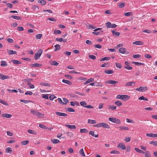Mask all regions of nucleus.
<instances>
[{
  "instance_id": "f257e3e1",
  "label": "nucleus",
  "mask_w": 157,
  "mask_h": 157,
  "mask_svg": "<svg viewBox=\"0 0 157 157\" xmlns=\"http://www.w3.org/2000/svg\"><path fill=\"white\" fill-rule=\"evenodd\" d=\"M94 126L98 128L102 127L104 128L108 129L110 128L109 125L107 124L104 122L98 123L94 125Z\"/></svg>"
},
{
  "instance_id": "f03ea898",
  "label": "nucleus",
  "mask_w": 157,
  "mask_h": 157,
  "mask_svg": "<svg viewBox=\"0 0 157 157\" xmlns=\"http://www.w3.org/2000/svg\"><path fill=\"white\" fill-rule=\"evenodd\" d=\"M130 98V96L126 95H118L116 97L117 99H121L124 101L128 100Z\"/></svg>"
},
{
  "instance_id": "7ed1b4c3",
  "label": "nucleus",
  "mask_w": 157,
  "mask_h": 157,
  "mask_svg": "<svg viewBox=\"0 0 157 157\" xmlns=\"http://www.w3.org/2000/svg\"><path fill=\"white\" fill-rule=\"evenodd\" d=\"M30 112L31 113L37 116L38 117H42L44 115L43 114L33 109H31L30 110Z\"/></svg>"
},
{
  "instance_id": "20e7f679",
  "label": "nucleus",
  "mask_w": 157,
  "mask_h": 157,
  "mask_svg": "<svg viewBox=\"0 0 157 157\" xmlns=\"http://www.w3.org/2000/svg\"><path fill=\"white\" fill-rule=\"evenodd\" d=\"M43 50L41 49H40L38 50V52L35 54L34 59L35 60H37L39 59L41 55L42 54Z\"/></svg>"
},
{
  "instance_id": "39448f33",
  "label": "nucleus",
  "mask_w": 157,
  "mask_h": 157,
  "mask_svg": "<svg viewBox=\"0 0 157 157\" xmlns=\"http://www.w3.org/2000/svg\"><path fill=\"white\" fill-rule=\"evenodd\" d=\"M109 120L111 122L116 123L117 124H120L121 123V121L119 119L114 117H109Z\"/></svg>"
},
{
  "instance_id": "423d86ee",
  "label": "nucleus",
  "mask_w": 157,
  "mask_h": 157,
  "mask_svg": "<svg viewBox=\"0 0 157 157\" xmlns=\"http://www.w3.org/2000/svg\"><path fill=\"white\" fill-rule=\"evenodd\" d=\"M136 90L139 91L144 92L147 90V88L146 87H142V86H140L139 88H136Z\"/></svg>"
},
{
  "instance_id": "0eeeda50",
  "label": "nucleus",
  "mask_w": 157,
  "mask_h": 157,
  "mask_svg": "<svg viewBox=\"0 0 157 157\" xmlns=\"http://www.w3.org/2000/svg\"><path fill=\"white\" fill-rule=\"evenodd\" d=\"M55 113L56 115L59 116L66 117L67 116V114L66 113H63L56 112Z\"/></svg>"
},
{
  "instance_id": "6e6552de",
  "label": "nucleus",
  "mask_w": 157,
  "mask_h": 157,
  "mask_svg": "<svg viewBox=\"0 0 157 157\" xmlns=\"http://www.w3.org/2000/svg\"><path fill=\"white\" fill-rule=\"evenodd\" d=\"M119 52L121 54H128L129 53L128 52H127L126 51V49L125 48L123 47L120 48L119 50Z\"/></svg>"
},
{
  "instance_id": "1a4fd4ad",
  "label": "nucleus",
  "mask_w": 157,
  "mask_h": 157,
  "mask_svg": "<svg viewBox=\"0 0 157 157\" xmlns=\"http://www.w3.org/2000/svg\"><path fill=\"white\" fill-rule=\"evenodd\" d=\"M117 147L118 148H121L123 150H125L126 148L125 146L123 143H120L117 146Z\"/></svg>"
},
{
  "instance_id": "9d476101",
  "label": "nucleus",
  "mask_w": 157,
  "mask_h": 157,
  "mask_svg": "<svg viewBox=\"0 0 157 157\" xmlns=\"http://www.w3.org/2000/svg\"><path fill=\"white\" fill-rule=\"evenodd\" d=\"M2 117L6 118H10L12 117L11 114L8 113H3L2 115Z\"/></svg>"
},
{
  "instance_id": "9b49d317",
  "label": "nucleus",
  "mask_w": 157,
  "mask_h": 157,
  "mask_svg": "<svg viewBox=\"0 0 157 157\" xmlns=\"http://www.w3.org/2000/svg\"><path fill=\"white\" fill-rule=\"evenodd\" d=\"M146 135L147 136L152 138L157 137V134H154L152 133H147Z\"/></svg>"
},
{
  "instance_id": "f8f14e48",
  "label": "nucleus",
  "mask_w": 157,
  "mask_h": 157,
  "mask_svg": "<svg viewBox=\"0 0 157 157\" xmlns=\"http://www.w3.org/2000/svg\"><path fill=\"white\" fill-rule=\"evenodd\" d=\"M132 44L136 45H142L144 44V43L141 41H136L133 42Z\"/></svg>"
},
{
  "instance_id": "ddd939ff",
  "label": "nucleus",
  "mask_w": 157,
  "mask_h": 157,
  "mask_svg": "<svg viewBox=\"0 0 157 157\" xmlns=\"http://www.w3.org/2000/svg\"><path fill=\"white\" fill-rule=\"evenodd\" d=\"M113 35L114 36L118 37L119 36L120 34V33L119 32H116L114 30H113L112 31Z\"/></svg>"
},
{
  "instance_id": "4468645a",
  "label": "nucleus",
  "mask_w": 157,
  "mask_h": 157,
  "mask_svg": "<svg viewBox=\"0 0 157 157\" xmlns=\"http://www.w3.org/2000/svg\"><path fill=\"white\" fill-rule=\"evenodd\" d=\"M65 126L67 127L68 128L70 129H75L76 128V127L75 125H71L70 124H65Z\"/></svg>"
},
{
  "instance_id": "2eb2a0df",
  "label": "nucleus",
  "mask_w": 157,
  "mask_h": 157,
  "mask_svg": "<svg viewBox=\"0 0 157 157\" xmlns=\"http://www.w3.org/2000/svg\"><path fill=\"white\" fill-rule=\"evenodd\" d=\"M6 151L7 153L11 154L12 152V149L10 147H7L6 149Z\"/></svg>"
},
{
  "instance_id": "dca6fc26",
  "label": "nucleus",
  "mask_w": 157,
  "mask_h": 157,
  "mask_svg": "<svg viewBox=\"0 0 157 157\" xmlns=\"http://www.w3.org/2000/svg\"><path fill=\"white\" fill-rule=\"evenodd\" d=\"M11 17L17 20H21V17L16 15H12L11 16Z\"/></svg>"
},
{
  "instance_id": "f3484780",
  "label": "nucleus",
  "mask_w": 157,
  "mask_h": 157,
  "mask_svg": "<svg viewBox=\"0 0 157 157\" xmlns=\"http://www.w3.org/2000/svg\"><path fill=\"white\" fill-rule=\"evenodd\" d=\"M10 78L9 76L7 75H4L2 74H1L0 75V79L2 80H4L7 78Z\"/></svg>"
},
{
  "instance_id": "a211bd4d",
  "label": "nucleus",
  "mask_w": 157,
  "mask_h": 157,
  "mask_svg": "<svg viewBox=\"0 0 157 157\" xmlns=\"http://www.w3.org/2000/svg\"><path fill=\"white\" fill-rule=\"evenodd\" d=\"M94 79L92 78H90L89 79H88L86 82H85L84 84V85H86L88 83H89L90 82H93L94 81Z\"/></svg>"
},
{
  "instance_id": "6ab92c4d",
  "label": "nucleus",
  "mask_w": 157,
  "mask_h": 157,
  "mask_svg": "<svg viewBox=\"0 0 157 157\" xmlns=\"http://www.w3.org/2000/svg\"><path fill=\"white\" fill-rule=\"evenodd\" d=\"M135 85V83L134 82H128L126 83L125 84V86H130L132 85Z\"/></svg>"
},
{
  "instance_id": "aec40b11",
  "label": "nucleus",
  "mask_w": 157,
  "mask_h": 157,
  "mask_svg": "<svg viewBox=\"0 0 157 157\" xmlns=\"http://www.w3.org/2000/svg\"><path fill=\"white\" fill-rule=\"evenodd\" d=\"M118 82L117 81L113 80H110L106 82V83L109 84H115Z\"/></svg>"
},
{
  "instance_id": "412c9836",
  "label": "nucleus",
  "mask_w": 157,
  "mask_h": 157,
  "mask_svg": "<svg viewBox=\"0 0 157 157\" xmlns=\"http://www.w3.org/2000/svg\"><path fill=\"white\" fill-rule=\"evenodd\" d=\"M62 82L64 83H66L69 85H71L72 83L70 81L64 79H63Z\"/></svg>"
},
{
  "instance_id": "4be33fe9",
  "label": "nucleus",
  "mask_w": 157,
  "mask_h": 157,
  "mask_svg": "<svg viewBox=\"0 0 157 157\" xmlns=\"http://www.w3.org/2000/svg\"><path fill=\"white\" fill-rule=\"evenodd\" d=\"M12 62L13 64L16 65L20 64L21 63L20 61L16 60H12Z\"/></svg>"
},
{
  "instance_id": "5701e85b",
  "label": "nucleus",
  "mask_w": 157,
  "mask_h": 157,
  "mask_svg": "<svg viewBox=\"0 0 157 157\" xmlns=\"http://www.w3.org/2000/svg\"><path fill=\"white\" fill-rule=\"evenodd\" d=\"M41 66V64H40L38 63H35L33 64H31L30 65V66L31 67H40Z\"/></svg>"
},
{
  "instance_id": "b1692460",
  "label": "nucleus",
  "mask_w": 157,
  "mask_h": 157,
  "mask_svg": "<svg viewBox=\"0 0 157 157\" xmlns=\"http://www.w3.org/2000/svg\"><path fill=\"white\" fill-rule=\"evenodd\" d=\"M8 52L9 55H12V54H17V52L15 51L10 50L8 51Z\"/></svg>"
},
{
  "instance_id": "393cba45",
  "label": "nucleus",
  "mask_w": 157,
  "mask_h": 157,
  "mask_svg": "<svg viewBox=\"0 0 157 157\" xmlns=\"http://www.w3.org/2000/svg\"><path fill=\"white\" fill-rule=\"evenodd\" d=\"M1 66L2 67H6L7 66V64L6 62L3 60L1 61Z\"/></svg>"
},
{
  "instance_id": "a878e982",
  "label": "nucleus",
  "mask_w": 157,
  "mask_h": 157,
  "mask_svg": "<svg viewBox=\"0 0 157 157\" xmlns=\"http://www.w3.org/2000/svg\"><path fill=\"white\" fill-rule=\"evenodd\" d=\"M88 123L90 124H95L96 123L95 120H94L88 119Z\"/></svg>"
},
{
  "instance_id": "bb28decb",
  "label": "nucleus",
  "mask_w": 157,
  "mask_h": 157,
  "mask_svg": "<svg viewBox=\"0 0 157 157\" xmlns=\"http://www.w3.org/2000/svg\"><path fill=\"white\" fill-rule=\"evenodd\" d=\"M88 131L86 128L80 129V132L81 133H87Z\"/></svg>"
},
{
  "instance_id": "cd10ccee",
  "label": "nucleus",
  "mask_w": 157,
  "mask_h": 157,
  "mask_svg": "<svg viewBox=\"0 0 157 157\" xmlns=\"http://www.w3.org/2000/svg\"><path fill=\"white\" fill-rule=\"evenodd\" d=\"M55 47V51H57V50H59L60 49V46L58 44H56L54 46Z\"/></svg>"
},
{
  "instance_id": "c85d7f7f",
  "label": "nucleus",
  "mask_w": 157,
  "mask_h": 157,
  "mask_svg": "<svg viewBox=\"0 0 157 157\" xmlns=\"http://www.w3.org/2000/svg\"><path fill=\"white\" fill-rule=\"evenodd\" d=\"M40 84L43 86H50L49 84L46 82H41Z\"/></svg>"
},
{
  "instance_id": "c756f323",
  "label": "nucleus",
  "mask_w": 157,
  "mask_h": 157,
  "mask_svg": "<svg viewBox=\"0 0 157 157\" xmlns=\"http://www.w3.org/2000/svg\"><path fill=\"white\" fill-rule=\"evenodd\" d=\"M28 132L29 133L32 134L34 135H36L37 133L36 132L31 129L28 130Z\"/></svg>"
},
{
  "instance_id": "7c9ffc66",
  "label": "nucleus",
  "mask_w": 157,
  "mask_h": 157,
  "mask_svg": "<svg viewBox=\"0 0 157 157\" xmlns=\"http://www.w3.org/2000/svg\"><path fill=\"white\" fill-rule=\"evenodd\" d=\"M38 2L42 5H45L46 4V2L44 0H39Z\"/></svg>"
},
{
  "instance_id": "2f4dec72",
  "label": "nucleus",
  "mask_w": 157,
  "mask_h": 157,
  "mask_svg": "<svg viewBox=\"0 0 157 157\" xmlns=\"http://www.w3.org/2000/svg\"><path fill=\"white\" fill-rule=\"evenodd\" d=\"M132 63L137 66L143 65L144 63H139L138 62H133Z\"/></svg>"
},
{
  "instance_id": "473e14b6",
  "label": "nucleus",
  "mask_w": 157,
  "mask_h": 157,
  "mask_svg": "<svg viewBox=\"0 0 157 157\" xmlns=\"http://www.w3.org/2000/svg\"><path fill=\"white\" fill-rule=\"evenodd\" d=\"M144 154H145L144 157H151V154L149 151H145Z\"/></svg>"
},
{
  "instance_id": "72a5a7b5",
  "label": "nucleus",
  "mask_w": 157,
  "mask_h": 157,
  "mask_svg": "<svg viewBox=\"0 0 157 157\" xmlns=\"http://www.w3.org/2000/svg\"><path fill=\"white\" fill-rule=\"evenodd\" d=\"M110 59V58L109 57H105L102 58L100 60V61H104L105 60H109Z\"/></svg>"
},
{
  "instance_id": "f704fd0d",
  "label": "nucleus",
  "mask_w": 157,
  "mask_h": 157,
  "mask_svg": "<svg viewBox=\"0 0 157 157\" xmlns=\"http://www.w3.org/2000/svg\"><path fill=\"white\" fill-rule=\"evenodd\" d=\"M104 72L107 74H112L113 73V71L111 70H105Z\"/></svg>"
},
{
  "instance_id": "c9c22d12",
  "label": "nucleus",
  "mask_w": 157,
  "mask_h": 157,
  "mask_svg": "<svg viewBox=\"0 0 157 157\" xmlns=\"http://www.w3.org/2000/svg\"><path fill=\"white\" fill-rule=\"evenodd\" d=\"M120 130H128V127L123 126L119 127Z\"/></svg>"
},
{
  "instance_id": "e433bc0d",
  "label": "nucleus",
  "mask_w": 157,
  "mask_h": 157,
  "mask_svg": "<svg viewBox=\"0 0 157 157\" xmlns=\"http://www.w3.org/2000/svg\"><path fill=\"white\" fill-rule=\"evenodd\" d=\"M115 105H117L118 106H120L122 105V103L119 101H117L115 102Z\"/></svg>"
},
{
  "instance_id": "4c0bfd02",
  "label": "nucleus",
  "mask_w": 157,
  "mask_h": 157,
  "mask_svg": "<svg viewBox=\"0 0 157 157\" xmlns=\"http://www.w3.org/2000/svg\"><path fill=\"white\" fill-rule=\"evenodd\" d=\"M33 79L30 78H27L24 79V81L25 82H30L32 81Z\"/></svg>"
},
{
  "instance_id": "58836bf2",
  "label": "nucleus",
  "mask_w": 157,
  "mask_h": 157,
  "mask_svg": "<svg viewBox=\"0 0 157 157\" xmlns=\"http://www.w3.org/2000/svg\"><path fill=\"white\" fill-rule=\"evenodd\" d=\"M52 141L53 144H57L60 142L59 140L58 139H53L52 140Z\"/></svg>"
},
{
  "instance_id": "ea45409f",
  "label": "nucleus",
  "mask_w": 157,
  "mask_h": 157,
  "mask_svg": "<svg viewBox=\"0 0 157 157\" xmlns=\"http://www.w3.org/2000/svg\"><path fill=\"white\" fill-rule=\"evenodd\" d=\"M79 153L83 156H85V155L84 153L83 149V148L80 149L79 151Z\"/></svg>"
},
{
  "instance_id": "a19ab883",
  "label": "nucleus",
  "mask_w": 157,
  "mask_h": 157,
  "mask_svg": "<svg viewBox=\"0 0 157 157\" xmlns=\"http://www.w3.org/2000/svg\"><path fill=\"white\" fill-rule=\"evenodd\" d=\"M0 103L5 105L7 106L8 105V104L5 101L2 100H0Z\"/></svg>"
},
{
  "instance_id": "79ce46f5",
  "label": "nucleus",
  "mask_w": 157,
  "mask_h": 157,
  "mask_svg": "<svg viewBox=\"0 0 157 157\" xmlns=\"http://www.w3.org/2000/svg\"><path fill=\"white\" fill-rule=\"evenodd\" d=\"M139 99L140 100H143L145 101H147L148 99L146 98H145L143 96H142L139 98Z\"/></svg>"
},
{
  "instance_id": "37998d69",
  "label": "nucleus",
  "mask_w": 157,
  "mask_h": 157,
  "mask_svg": "<svg viewBox=\"0 0 157 157\" xmlns=\"http://www.w3.org/2000/svg\"><path fill=\"white\" fill-rule=\"evenodd\" d=\"M27 85L29 86L30 89H33L34 88V86L31 82L28 83Z\"/></svg>"
},
{
  "instance_id": "c03bdc74",
  "label": "nucleus",
  "mask_w": 157,
  "mask_h": 157,
  "mask_svg": "<svg viewBox=\"0 0 157 157\" xmlns=\"http://www.w3.org/2000/svg\"><path fill=\"white\" fill-rule=\"evenodd\" d=\"M126 121L127 122L129 123H135V121L133 120L128 118H127L126 119Z\"/></svg>"
},
{
  "instance_id": "a18cd8bd",
  "label": "nucleus",
  "mask_w": 157,
  "mask_h": 157,
  "mask_svg": "<svg viewBox=\"0 0 157 157\" xmlns=\"http://www.w3.org/2000/svg\"><path fill=\"white\" fill-rule=\"evenodd\" d=\"M117 106H113L112 105H109V109H111L112 110H114L116 109Z\"/></svg>"
},
{
  "instance_id": "49530a36",
  "label": "nucleus",
  "mask_w": 157,
  "mask_h": 157,
  "mask_svg": "<svg viewBox=\"0 0 157 157\" xmlns=\"http://www.w3.org/2000/svg\"><path fill=\"white\" fill-rule=\"evenodd\" d=\"M120 152L118 151H117V150H113L110 153L111 154H120Z\"/></svg>"
},
{
  "instance_id": "de8ad7c7",
  "label": "nucleus",
  "mask_w": 157,
  "mask_h": 157,
  "mask_svg": "<svg viewBox=\"0 0 157 157\" xmlns=\"http://www.w3.org/2000/svg\"><path fill=\"white\" fill-rule=\"evenodd\" d=\"M125 5V3L124 2L120 3L118 7L120 8H122L124 7Z\"/></svg>"
},
{
  "instance_id": "09e8293b",
  "label": "nucleus",
  "mask_w": 157,
  "mask_h": 157,
  "mask_svg": "<svg viewBox=\"0 0 157 157\" xmlns=\"http://www.w3.org/2000/svg\"><path fill=\"white\" fill-rule=\"evenodd\" d=\"M63 100L64 101L63 105H65L67 104V102H68V100L66 98H63Z\"/></svg>"
},
{
  "instance_id": "8fccbe9b",
  "label": "nucleus",
  "mask_w": 157,
  "mask_h": 157,
  "mask_svg": "<svg viewBox=\"0 0 157 157\" xmlns=\"http://www.w3.org/2000/svg\"><path fill=\"white\" fill-rule=\"evenodd\" d=\"M80 104L81 106H83L84 107V106H86V102L84 101L81 102H80Z\"/></svg>"
},
{
  "instance_id": "3c124183",
  "label": "nucleus",
  "mask_w": 157,
  "mask_h": 157,
  "mask_svg": "<svg viewBox=\"0 0 157 157\" xmlns=\"http://www.w3.org/2000/svg\"><path fill=\"white\" fill-rule=\"evenodd\" d=\"M42 36V34H37L36 36V39H40L41 38Z\"/></svg>"
},
{
  "instance_id": "603ef678",
  "label": "nucleus",
  "mask_w": 157,
  "mask_h": 157,
  "mask_svg": "<svg viewBox=\"0 0 157 157\" xmlns=\"http://www.w3.org/2000/svg\"><path fill=\"white\" fill-rule=\"evenodd\" d=\"M56 98V96H55L53 94L49 96V99L51 101L53 100L54 99Z\"/></svg>"
},
{
  "instance_id": "864d4df0",
  "label": "nucleus",
  "mask_w": 157,
  "mask_h": 157,
  "mask_svg": "<svg viewBox=\"0 0 157 157\" xmlns=\"http://www.w3.org/2000/svg\"><path fill=\"white\" fill-rule=\"evenodd\" d=\"M116 66L117 68H118L119 69L121 68L122 67V65L120 63H116Z\"/></svg>"
},
{
  "instance_id": "5fc2aeb1",
  "label": "nucleus",
  "mask_w": 157,
  "mask_h": 157,
  "mask_svg": "<svg viewBox=\"0 0 157 157\" xmlns=\"http://www.w3.org/2000/svg\"><path fill=\"white\" fill-rule=\"evenodd\" d=\"M29 143V140H25L21 142V144L22 145H25Z\"/></svg>"
},
{
  "instance_id": "6e6d98bb",
  "label": "nucleus",
  "mask_w": 157,
  "mask_h": 157,
  "mask_svg": "<svg viewBox=\"0 0 157 157\" xmlns=\"http://www.w3.org/2000/svg\"><path fill=\"white\" fill-rule=\"evenodd\" d=\"M132 12H126L124 13V15L125 16H130L132 15Z\"/></svg>"
},
{
  "instance_id": "4d7b16f0",
  "label": "nucleus",
  "mask_w": 157,
  "mask_h": 157,
  "mask_svg": "<svg viewBox=\"0 0 157 157\" xmlns=\"http://www.w3.org/2000/svg\"><path fill=\"white\" fill-rule=\"evenodd\" d=\"M89 58L90 59L94 60L96 59V57L93 55H89Z\"/></svg>"
},
{
  "instance_id": "13d9d810",
  "label": "nucleus",
  "mask_w": 157,
  "mask_h": 157,
  "mask_svg": "<svg viewBox=\"0 0 157 157\" xmlns=\"http://www.w3.org/2000/svg\"><path fill=\"white\" fill-rule=\"evenodd\" d=\"M150 144H153L154 146H157V141L155 142L151 141L150 142Z\"/></svg>"
},
{
  "instance_id": "bf43d9fd",
  "label": "nucleus",
  "mask_w": 157,
  "mask_h": 157,
  "mask_svg": "<svg viewBox=\"0 0 157 157\" xmlns=\"http://www.w3.org/2000/svg\"><path fill=\"white\" fill-rule=\"evenodd\" d=\"M107 28H110L111 27V24L110 22H108L106 23Z\"/></svg>"
},
{
  "instance_id": "052dcab7",
  "label": "nucleus",
  "mask_w": 157,
  "mask_h": 157,
  "mask_svg": "<svg viewBox=\"0 0 157 157\" xmlns=\"http://www.w3.org/2000/svg\"><path fill=\"white\" fill-rule=\"evenodd\" d=\"M54 33L55 34H57L61 33V32L59 30H55L54 31Z\"/></svg>"
},
{
  "instance_id": "680f3d73",
  "label": "nucleus",
  "mask_w": 157,
  "mask_h": 157,
  "mask_svg": "<svg viewBox=\"0 0 157 157\" xmlns=\"http://www.w3.org/2000/svg\"><path fill=\"white\" fill-rule=\"evenodd\" d=\"M143 32L151 33V31L149 29H145L143 31Z\"/></svg>"
},
{
  "instance_id": "e2e57ef3",
  "label": "nucleus",
  "mask_w": 157,
  "mask_h": 157,
  "mask_svg": "<svg viewBox=\"0 0 157 157\" xmlns=\"http://www.w3.org/2000/svg\"><path fill=\"white\" fill-rule=\"evenodd\" d=\"M133 58H138L141 57V55L139 54H136L133 56Z\"/></svg>"
},
{
  "instance_id": "0e129e2a",
  "label": "nucleus",
  "mask_w": 157,
  "mask_h": 157,
  "mask_svg": "<svg viewBox=\"0 0 157 157\" xmlns=\"http://www.w3.org/2000/svg\"><path fill=\"white\" fill-rule=\"evenodd\" d=\"M131 138L129 137H126L124 140L126 142H128L130 141Z\"/></svg>"
},
{
  "instance_id": "69168bd1",
  "label": "nucleus",
  "mask_w": 157,
  "mask_h": 157,
  "mask_svg": "<svg viewBox=\"0 0 157 157\" xmlns=\"http://www.w3.org/2000/svg\"><path fill=\"white\" fill-rule=\"evenodd\" d=\"M124 68L128 70H131L132 68V67H130L129 66H125Z\"/></svg>"
},
{
  "instance_id": "338daca9",
  "label": "nucleus",
  "mask_w": 157,
  "mask_h": 157,
  "mask_svg": "<svg viewBox=\"0 0 157 157\" xmlns=\"http://www.w3.org/2000/svg\"><path fill=\"white\" fill-rule=\"evenodd\" d=\"M68 136L70 137H71L73 136V134L71 132H67V133Z\"/></svg>"
},
{
  "instance_id": "774afa93",
  "label": "nucleus",
  "mask_w": 157,
  "mask_h": 157,
  "mask_svg": "<svg viewBox=\"0 0 157 157\" xmlns=\"http://www.w3.org/2000/svg\"><path fill=\"white\" fill-rule=\"evenodd\" d=\"M104 104L102 103H100L98 105V109H102L103 106Z\"/></svg>"
}]
</instances>
